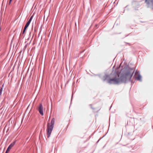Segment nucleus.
Listing matches in <instances>:
<instances>
[{
	"label": "nucleus",
	"instance_id": "9",
	"mask_svg": "<svg viewBox=\"0 0 153 153\" xmlns=\"http://www.w3.org/2000/svg\"><path fill=\"white\" fill-rule=\"evenodd\" d=\"M11 148L9 146H8V148L7 149V151L8 152L10 151V150L11 149Z\"/></svg>",
	"mask_w": 153,
	"mask_h": 153
},
{
	"label": "nucleus",
	"instance_id": "2",
	"mask_svg": "<svg viewBox=\"0 0 153 153\" xmlns=\"http://www.w3.org/2000/svg\"><path fill=\"white\" fill-rule=\"evenodd\" d=\"M54 123L55 119L54 118L52 119L50 123L49 122L48 123L47 129L48 138H49L53 130Z\"/></svg>",
	"mask_w": 153,
	"mask_h": 153
},
{
	"label": "nucleus",
	"instance_id": "3",
	"mask_svg": "<svg viewBox=\"0 0 153 153\" xmlns=\"http://www.w3.org/2000/svg\"><path fill=\"white\" fill-rule=\"evenodd\" d=\"M134 73H135V74L133 76V78L136 80H137L140 81H141V76L140 75V72L134 70L133 72V74Z\"/></svg>",
	"mask_w": 153,
	"mask_h": 153
},
{
	"label": "nucleus",
	"instance_id": "4",
	"mask_svg": "<svg viewBox=\"0 0 153 153\" xmlns=\"http://www.w3.org/2000/svg\"><path fill=\"white\" fill-rule=\"evenodd\" d=\"M145 2L148 5V7H151L153 9V0H145Z\"/></svg>",
	"mask_w": 153,
	"mask_h": 153
},
{
	"label": "nucleus",
	"instance_id": "5",
	"mask_svg": "<svg viewBox=\"0 0 153 153\" xmlns=\"http://www.w3.org/2000/svg\"><path fill=\"white\" fill-rule=\"evenodd\" d=\"M38 110L39 111V113L42 116H43L44 115L43 111V107L42 104H40L39 107L38 108Z\"/></svg>",
	"mask_w": 153,
	"mask_h": 153
},
{
	"label": "nucleus",
	"instance_id": "8",
	"mask_svg": "<svg viewBox=\"0 0 153 153\" xmlns=\"http://www.w3.org/2000/svg\"><path fill=\"white\" fill-rule=\"evenodd\" d=\"M3 85H2V87H1L0 89V96L1 95L2 92L3 91Z\"/></svg>",
	"mask_w": 153,
	"mask_h": 153
},
{
	"label": "nucleus",
	"instance_id": "13",
	"mask_svg": "<svg viewBox=\"0 0 153 153\" xmlns=\"http://www.w3.org/2000/svg\"><path fill=\"white\" fill-rule=\"evenodd\" d=\"M90 107L92 108L91 107H92V105H90Z\"/></svg>",
	"mask_w": 153,
	"mask_h": 153
},
{
	"label": "nucleus",
	"instance_id": "11",
	"mask_svg": "<svg viewBox=\"0 0 153 153\" xmlns=\"http://www.w3.org/2000/svg\"><path fill=\"white\" fill-rule=\"evenodd\" d=\"M26 29L24 28L23 30V31L22 32V34H24V33H25V31Z\"/></svg>",
	"mask_w": 153,
	"mask_h": 153
},
{
	"label": "nucleus",
	"instance_id": "1",
	"mask_svg": "<svg viewBox=\"0 0 153 153\" xmlns=\"http://www.w3.org/2000/svg\"><path fill=\"white\" fill-rule=\"evenodd\" d=\"M132 75L133 74H131L130 72H128L125 74L120 76V74L113 71L110 75L109 77L107 76L106 79L107 82L110 84H119L130 81Z\"/></svg>",
	"mask_w": 153,
	"mask_h": 153
},
{
	"label": "nucleus",
	"instance_id": "14",
	"mask_svg": "<svg viewBox=\"0 0 153 153\" xmlns=\"http://www.w3.org/2000/svg\"><path fill=\"white\" fill-rule=\"evenodd\" d=\"M8 152H7V151H6V152H5V153H8Z\"/></svg>",
	"mask_w": 153,
	"mask_h": 153
},
{
	"label": "nucleus",
	"instance_id": "12",
	"mask_svg": "<svg viewBox=\"0 0 153 153\" xmlns=\"http://www.w3.org/2000/svg\"><path fill=\"white\" fill-rule=\"evenodd\" d=\"M12 1V0H9V4H10L11 3Z\"/></svg>",
	"mask_w": 153,
	"mask_h": 153
},
{
	"label": "nucleus",
	"instance_id": "7",
	"mask_svg": "<svg viewBox=\"0 0 153 153\" xmlns=\"http://www.w3.org/2000/svg\"><path fill=\"white\" fill-rule=\"evenodd\" d=\"M33 16H31V17L30 18V19H29V21H28V22L27 23L28 24L30 25L32 20V18H33Z\"/></svg>",
	"mask_w": 153,
	"mask_h": 153
},
{
	"label": "nucleus",
	"instance_id": "6",
	"mask_svg": "<svg viewBox=\"0 0 153 153\" xmlns=\"http://www.w3.org/2000/svg\"><path fill=\"white\" fill-rule=\"evenodd\" d=\"M16 141L15 140L9 146L10 147L12 148L15 145L16 143Z\"/></svg>",
	"mask_w": 153,
	"mask_h": 153
},
{
	"label": "nucleus",
	"instance_id": "10",
	"mask_svg": "<svg viewBox=\"0 0 153 153\" xmlns=\"http://www.w3.org/2000/svg\"><path fill=\"white\" fill-rule=\"evenodd\" d=\"M29 24H28L27 23L26 24L25 27H24V28H25V29H27V28L29 26Z\"/></svg>",
	"mask_w": 153,
	"mask_h": 153
}]
</instances>
